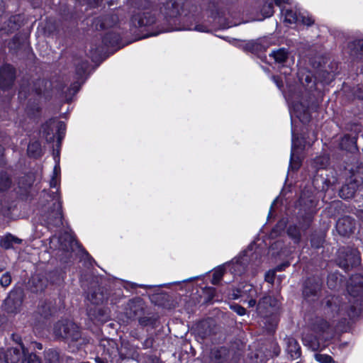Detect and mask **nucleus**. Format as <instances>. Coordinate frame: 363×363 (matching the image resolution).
I'll list each match as a JSON object with an SVG mask.
<instances>
[{
  "label": "nucleus",
  "instance_id": "nucleus-53",
  "mask_svg": "<svg viewBox=\"0 0 363 363\" xmlns=\"http://www.w3.org/2000/svg\"><path fill=\"white\" fill-rule=\"evenodd\" d=\"M334 182H335V181H333V182L329 181V183H333V184Z\"/></svg>",
  "mask_w": 363,
  "mask_h": 363
},
{
  "label": "nucleus",
  "instance_id": "nucleus-45",
  "mask_svg": "<svg viewBox=\"0 0 363 363\" xmlns=\"http://www.w3.org/2000/svg\"><path fill=\"white\" fill-rule=\"evenodd\" d=\"M333 277H334V275H331L328 277V285L329 286L330 288L335 287V285L333 284Z\"/></svg>",
  "mask_w": 363,
  "mask_h": 363
},
{
  "label": "nucleus",
  "instance_id": "nucleus-42",
  "mask_svg": "<svg viewBox=\"0 0 363 363\" xmlns=\"http://www.w3.org/2000/svg\"><path fill=\"white\" fill-rule=\"evenodd\" d=\"M262 11L264 13L266 17L271 16L274 13L272 4H269L268 5L264 6L263 7Z\"/></svg>",
  "mask_w": 363,
  "mask_h": 363
},
{
  "label": "nucleus",
  "instance_id": "nucleus-48",
  "mask_svg": "<svg viewBox=\"0 0 363 363\" xmlns=\"http://www.w3.org/2000/svg\"><path fill=\"white\" fill-rule=\"evenodd\" d=\"M95 361H96V363H108L106 361H104V359H102L100 357H96L95 359Z\"/></svg>",
  "mask_w": 363,
  "mask_h": 363
},
{
  "label": "nucleus",
  "instance_id": "nucleus-46",
  "mask_svg": "<svg viewBox=\"0 0 363 363\" xmlns=\"http://www.w3.org/2000/svg\"><path fill=\"white\" fill-rule=\"evenodd\" d=\"M275 4L280 6L282 4H291V0H274Z\"/></svg>",
  "mask_w": 363,
  "mask_h": 363
},
{
  "label": "nucleus",
  "instance_id": "nucleus-13",
  "mask_svg": "<svg viewBox=\"0 0 363 363\" xmlns=\"http://www.w3.org/2000/svg\"><path fill=\"white\" fill-rule=\"evenodd\" d=\"M132 21L135 26L143 27L153 24L155 22V18L150 11H145L142 15L134 16Z\"/></svg>",
  "mask_w": 363,
  "mask_h": 363
},
{
  "label": "nucleus",
  "instance_id": "nucleus-25",
  "mask_svg": "<svg viewBox=\"0 0 363 363\" xmlns=\"http://www.w3.org/2000/svg\"><path fill=\"white\" fill-rule=\"evenodd\" d=\"M240 293L241 294H247V293H249L250 294V296L251 297V298L247 301V304H248V307H255L256 306V301L255 299H254L252 297H253V294H256L253 286L250 284H246L243 287V289L242 290H240L239 291Z\"/></svg>",
  "mask_w": 363,
  "mask_h": 363
},
{
  "label": "nucleus",
  "instance_id": "nucleus-23",
  "mask_svg": "<svg viewBox=\"0 0 363 363\" xmlns=\"http://www.w3.org/2000/svg\"><path fill=\"white\" fill-rule=\"evenodd\" d=\"M329 164V157L326 155L315 157L311 162L313 168L317 169H325Z\"/></svg>",
  "mask_w": 363,
  "mask_h": 363
},
{
  "label": "nucleus",
  "instance_id": "nucleus-16",
  "mask_svg": "<svg viewBox=\"0 0 363 363\" xmlns=\"http://www.w3.org/2000/svg\"><path fill=\"white\" fill-rule=\"evenodd\" d=\"M61 249L64 251L69 252L72 250L74 245H77V242L74 238L68 233H65L64 235L59 238Z\"/></svg>",
  "mask_w": 363,
  "mask_h": 363
},
{
  "label": "nucleus",
  "instance_id": "nucleus-39",
  "mask_svg": "<svg viewBox=\"0 0 363 363\" xmlns=\"http://www.w3.org/2000/svg\"><path fill=\"white\" fill-rule=\"evenodd\" d=\"M11 277L9 273H5L3 274L0 279V283L4 287L8 286L11 284Z\"/></svg>",
  "mask_w": 363,
  "mask_h": 363
},
{
  "label": "nucleus",
  "instance_id": "nucleus-8",
  "mask_svg": "<svg viewBox=\"0 0 363 363\" xmlns=\"http://www.w3.org/2000/svg\"><path fill=\"white\" fill-rule=\"evenodd\" d=\"M291 152L289 167L293 170H296L298 169L301 165V160L296 155L299 150H302L303 148L304 145L299 142L298 138L295 137L294 130H291Z\"/></svg>",
  "mask_w": 363,
  "mask_h": 363
},
{
  "label": "nucleus",
  "instance_id": "nucleus-34",
  "mask_svg": "<svg viewBox=\"0 0 363 363\" xmlns=\"http://www.w3.org/2000/svg\"><path fill=\"white\" fill-rule=\"evenodd\" d=\"M22 363H41V361L35 354H27L26 352L24 357L22 359Z\"/></svg>",
  "mask_w": 363,
  "mask_h": 363
},
{
  "label": "nucleus",
  "instance_id": "nucleus-32",
  "mask_svg": "<svg viewBox=\"0 0 363 363\" xmlns=\"http://www.w3.org/2000/svg\"><path fill=\"white\" fill-rule=\"evenodd\" d=\"M11 180L7 174L0 175V191H4L10 187Z\"/></svg>",
  "mask_w": 363,
  "mask_h": 363
},
{
  "label": "nucleus",
  "instance_id": "nucleus-4",
  "mask_svg": "<svg viewBox=\"0 0 363 363\" xmlns=\"http://www.w3.org/2000/svg\"><path fill=\"white\" fill-rule=\"evenodd\" d=\"M57 337L75 341L80 337V332L77 325L70 320H62L57 323L53 329Z\"/></svg>",
  "mask_w": 363,
  "mask_h": 363
},
{
  "label": "nucleus",
  "instance_id": "nucleus-10",
  "mask_svg": "<svg viewBox=\"0 0 363 363\" xmlns=\"http://www.w3.org/2000/svg\"><path fill=\"white\" fill-rule=\"evenodd\" d=\"M15 78L14 68L11 65H4L0 69V87L9 89L13 83Z\"/></svg>",
  "mask_w": 363,
  "mask_h": 363
},
{
  "label": "nucleus",
  "instance_id": "nucleus-6",
  "mask_svg": "<svg viewBox=\"0 0 363 363\" xmlns=\"http://www.w3.org/2000/svg\"><path fill=\"white\" fill-rule=\"evenodd\" d=\"M279 308V300L270 296L262 298L257 305V312L261 316H267L274 313Z\"/></svg>",
  "mask_w": 363,
  "mask_h": 363
},
{
  "label": "nucleus",
  "instance_id": "nucleus-28",
  "mask_svg": "<svg viewBox=\"0 0 363 363\" xmlns=\"http://www.w3.org/2000/svg\"><path fill=\"white\" fill-rule=\"evenodd\" d=\"M227 268L226 264L216 269L213 273L212 284H218L223 277L225 270Z\"/></svg>",
  "mask_w": 363,
  "mask_h": 363
},
{
  "label": "nucleus",
  "instance_id": "nucleus-41",
  "mask_svg": "<svg viewBox=\"0 0 363 363\" xmlns=\"http://www.w3.org/2000/svg\"><path fill=\"white\" fill-rule=\"evenodd\" d=\"M230 308L240 315H243L246 313L245 308L238 304L231 305Z\"/></svg>",
  "mask_w": 363,
  "mask_h": 363
},
{
  "label": "nucleus",
  "instance_id": "nucleus-26",
  "mask_svg": "<svg viewBox=\"0 0 363 363\" xmlns=\"http://www.w3.org/2000/svg\"><path fill=\"white\" fill-rule=\"evenodd\" d=\"M353 186V184L343 186L340 190V196L344 199L352 198L356 191Z\"/></svg>",
  "mask_w": 363,
  "mask_h": 363
},
{
  "label": "nucleus",
  "instance_id": "nucleus-3",
  "mask_svg": "<svg viewBox=\"0 0 363 363\" xmlns=\"http://www.w3.org/2000/svg\"><path fill=\"white\" fill-rule=\"evenodd\" d=\"M310 331L303 335L304 345L313 351L323 347V341L329 338L330 324L324 318L316 317L310 323Z\"/></svg>",
  "mask_w": 363,
  "mask_h": 363
},
{
  "label": "nucleus",
  "instance_id": "nucleus-17",
  "mask_svg": "<svg viewBox=\"0 0 363 363\" xmlns=\"http://www.w3.org/2000/svg\"><path fill=\"white\" fill-rule=\"evenodd\" d=\"M290 109L293 110L294 114L301 121L305 122L308 120V116L306 113V108L299 104H290Z\"/></svg>",
  "mask_w": 363,
  "mask_h": 363
},
{
  "label": "nucleus",
  "instance_id": "nucleus-14",
  "mask_svg": "<svg viewBox=\"0 0 363 363\" xmlns=\"http://www.w3.org/2000/svg\"><path fill=\"white\" fill-rule=\"evenodd\" d=\"M286 345V352L292 359H296L300 357L301 352V347L298 342L291 337H288L285 339Z\"/></svg>",
  "mask_w": 363,
  "mask_h": 363
},
{
  "label": "nucleus",
  "instance_id": "nucleus-24",
  "mask_svg": "<svg viewBox=\"0 0 363 363\" xmlns=\"http://www.w3.org/2000/svg\"><path fill=\"white\" fill-rule=\"evenodd\" d=\"M281 12L284 16L285 22L290 24L299 22L301 13L297 14L296 11H294L292 10H286L284 12V11H281Z\"/></svg>",
  "mask_w": 363,
  "mask_h": 363
},
{
  "label": "nucleus",
  "instance_id": "nucleus-37",
  "mask_svg": "<svg viewBox=\"0 0 363 363\" xmlns=\"http://www.w3.org/2000/svg\"><path fill=\"white\" fill-rule=\"evenodd\" d=\"M75 64L77 65V75L79 77H83L84 74L85 73L87 67H88V65H87V62H82V63L79 65V63L78 62H75Z\"/></svg>",
  "mask_w": 363,
  "mask_h": 363
},
{
  "label": "nucleus",
  "instance_id": "nucleus-31",
  "mask_svg": "<svg viewBox=\"0 0 363 363\" xmlns=\"http://www.w3.org/2000/svg\"><path fill=\"white\" fill-rule=\"evenodd\" d=\"M59 354L55 351H49L45 354V363H59Z\"/></svg>",
  "mask_w": 363,
  "mask_h": 363
},
{
  "label": "nucleus",
  "instance_id": "nucleus-1",
  "mask_svg": "<svg viewBox=\"0 0 363 363\" xmlns=\"http://www.w3.org/2000/svg\"><path fill=\"white\" fill-rule=\"evenodd\" d=\"M347 291L352 300L350 299V309L345 296H328L323 303V311L330 320H346L357 317L363 311V276L355 274L351 277Z\"/></svg>",
  "mask_w": 363,
  "mask_h": 363
},
{
  "label": "nucleus",
  "instance_id": "nucleus-36",
  "mask_svg": "<svg viewBox=\"0 0 363 363\" xmlns=\"http://www.w3.org/2000/svg\"><path fill=\"white\" fill-rule=\"evenodd\" d=\"M303 24L306 26H311L314 23V19L308 14L300 13V21Z\"/></svg>",
  "mask_w": 363,
  "mask_h": 363
},
{
  "label": "nucleus",
  "instance_id": "nucleus-21",
  "mask_svg": "<svg viewBox=\"0 0 363 363\" xmlns=\"http://www.w3.org/2000/svg\"><path fill=\"white\" fill-rule=\"evenodd\" d=\"M340 145L342 149L347 151H353L357 150L356 140L354 138H352L348 135H345L342 138Z\"/></svg>",
  "mask_w": 363,
  "mask_h": 363
},
{
  "label": "nucleus",
  "instance_id": "nucleus-12",
  "mask_svg": "<svg viewBox=\"0 0 363 363\" xmlns=\"http://www.w3.org/2000/svg\"><path fill=\"white\" fill-rule=\"evenodd\" d=\"M321 281L314 279H308L304 286L303 296L306 298H310L312 296H315L318 292L320 290Z\"/></svg>",
  "mask_w": 363,
  "mask_h": 363
},
{
  "label": "nucleus",
  "instance_id": "nucleus-19",
  "mask_svg": "<svg viewBox=\"0 0 363 363\" xmlns=\"http://www.w3.org/2000/svg\"><path fill=\"white\" fill-rule=\"evenodd\" d=\"M55 121L50 120L43 125V133L48 142H52L55 138Z\"/></svg>",
  "mask_w": 363,
  "mask_h": 363
},
{
  "label": "nucleus",
  "instance_id": "nucleus-51",
  "mask_svg": "<svg viewBox=\"0 0 363 363\" xmlns=\"http://www.w3.org/2000/svg\"><path fill=\"white\" fill-rule=\"evenodd\" d=\"M16 26L15 24H13V25H12V26H11V28H10L9 29H8L6 31H8V32H9V31H10V30H14V29H16Z\"/></svg>",
  "mask_w": 363,
  "mask_h": 363
},
{
  "label": "nucleus",
  "instance_id": "nucleus-35",
  "mask_svg": "<svg viewBox=\"0 0 363 363\" xmlns=\"http://www.w3.org/2000/svg\"><path fill=\"white\" fill-rule=\"evenodd\" d=\"M55 130H57V138L59 140H60L65 131V125L63 122L59 121L55 122Z\"/></svg>",
  "mask_w": 363,
  "mask_h": 363
},
{
  "label": "nucleus",
  "instance_id": "nucleus-22",
  "mask_svg": "<svg viewBox=\"0 0 363 363\" xmlns=\"http://www.w3.org/2000/svg\"><path fill=\"white\" fill-rule=\"evenodd\" d=\"M29 283L33 292L43 291L45 287V281L40 279L38 275L33 276Z\"/></svg>",
  "mask_w": 363,
  "mask_h": 363
},
{
  "label": "nucleus",
  "instance_id": "nucleus-29",
  "mask_svg": "<svg viewBox=\"0 0 363 363\" xmlns=\"http://www.w3.org/2000/svg\"><path fill=\"white\" fill-rule=\"evenodd\" d=\"M350 48L354 54L359 53L363 55V39L354 40L350 43Z\"/></svg>",
  "mask_w": 363,
  "mask_h": 363
},
{
  "label": "nucleus",
  "instance_id": "nucleus-47",
  "mask_svg": "<svg viewBox=\"0 0 363 363\" xmlns=\"http://www.w3.org/2000/svg\"><path fill=\"white\" fill-rule=\"evenodd\" d=\"M273 80L276 83L277 86L281 89V87L283 86L282 82L279 81V79L276 77H273Z\"/></svg>",
  "mask_w": 363,
  "mask_h": 363
},
{
  "label": "nucleus",
  "instance_id": "nucleus-50",
  "mask_svg": "<svg viewBox=\"0 0 363 363\" xmlns=\"http://www.w3.org/2000/svg\"><path fill=\"white\" fill-rule=\"evenodd\" d=\"M40 313H42L43 315H44L45 317H47L48 315V313H47L44 310H42V311H40Z\"/></svg>",
  "mask_w": 363,
  "mask_h": 363
},
{
  "label": "nucleus",
  "instance_id": "nucleus-18",
  "mask_svg": "<svg viewBox=\"0 0 363 363\" xmlns=\"http://www.w3.org/2000/svg\"><path fill=\"white\" fill-rule=\"evenodd\" d=\"M269 57L273 58L275 62L281 64L286 62L288 59L289 52L286 48H279L272 51Z\"/></svg>",
  "mask_w": 363,
  "mask_h": 363
},
{
  "label": "nucleus",
  "instance_id": "nucleus-9",
  "mask_svg": "<svg viewBox=\"0 0 363 363\" xmlns=\"http://www.w3.org/2000/svg\"><path fill=\"white\" fill-rule=\"evenodd\" d=\"M26 348L22 344L19 347H13L7 350L4 358L0 357V363H18L24 357Z\"/></svg>",
  "mask_w": 363,
  "mask_h": 363
},
{
  "label": "nucleus",
  "instance_id": "nucleus-49",
  "mask_svg": "<svg viewBox=\"0 0 363 363\" xmlns=\"http://www.w3.org/2000/svg\"><path fill=\"white\" fill-rule=\"evenodd\" d=\"M3 155H4V147L1 145H0V163L2 161Z\"/></svg>",
  "mask_w": 363,
  "mask_h": 363
},
{
  "label": "nucleus",
  "instance_id": "nucleus-33",
  "mask_svg": "<svg viewBox=\"0 0 363 363\" xmlns=\"http://www.w3.org/2000/svg\"><path fill=\"white\" fill-rule=\"evenodd\" d=\"M315 359L320 363H335L331 356L325 354H315Z\"/></svg>",
  "mask_w": 363,
  "mask_h": 363
},
{
  "label": "nucleus",
  "instance_id": "nucleus-5",
  "mask_svg": "<svg viewBox=\"0 0 363 363\" xmlns=\"http://www.w3.org/2000/svg\"><path fill=\"white\" fill-rule=\"evenodd\" d=\"M182 0H165L161 3L160 13L167 21H171L180 14Z\"/></svg>",
  "mask_w": 363,
  "mask_h": 363
},
{
  "label": "nucleus",
  "instance_id": "nucleus-30",
  "mask_svg": "<svg viewBox=\"0 0 363 363\" xmlns=\"http://www.w3.org/2000/svg\"><path fill=\"white\" fill-rule=\"evenodd\" d=\"M287 233L289 236L294 240L295 242H298L299 241L301 233L296 226H289L287 230Z\"/></svg>",
  "mask_w": 363,
  "mask_h": 363
},
{
  "label": "nucleus",
  "instance_id": "nucleus-38",
  "mask_svg": "<svg viewBox=\"0 0 363 363\" xmlns=\"http://www.w3.org/2000/svg\"><path fill=\"white\" fill-rule=\"evenodd\" d=\"M185 29L190 30H196V31H199V32H208V28L206 26L202 25V24H196L194 26H189V27L186 28Z\"/></svg>",
  "mask_w": 363,
  "mask_h": 363
},
{
  "label": "nucleus",
  "instance_id": "nucleus-52",
  "mask_svg": "<svg viewBox=\"0 0 363 363\" xmlns=\"http://www.w3.org/2000/svg\"><path fill=\"white\" fill-rule=\"evenodd\" d=\"M37 347L39 350H41L43 348L42 345L39 343H36Z\"/></svg>",
  "mask_w": 363,
  "mask_h": 363
},
{
  "label": "nucleus",
  "instance_id": "nucleus-2",
  "mask_svg": "<svg viewBox=\"0 0 363 363\" xmlns=\"http://www.w3.org/2000/svg\"><path fill=\"white\" fill-rule=\"evenodd\" d=\"M60 168L58 162L53 169V174L50 182L51 188L56 189L53 195L45 194L50 199H46L47 203H43L41 207L42 217L49 225H60L62 224V204L60 198L57 194V186L60 182Z\"/></svg>",
  "mask_w": 363,
  "mask_h": 363
},
{
  "label": "nucleus",
  "instance_id": "nucleus-43",
  "mask_svg": "<svg viewBox=\"0 0 363 363\" xmlns=\"http://www.w3.org/2000/svg\"><path fill=\"white\" fill-rule=\"evenodd\" d=\"M274 280V272H268L265 275V281L269 283H273Z\"/></svg>",
  "mask_w": 363,
  "mask_h": 363
},
{
  "label": "nucleus",
  "instance_id": "nucleus-20",
  "mask_svg": "<svg viewBox=\"0 0 363 363\" xmlns=\"http://www.w3.org/2000/svg\"><path fill=\"white\" fill-rule=\"evenodd\" d=\"M21 240L11 235H7L0 240V246L4 249H10L13 247L14 244H20Z\"/></svg>",
  "mask_w": 363,
  "mask_h": 363
},
{
  "label": "nucleus",
  "instance_id": "nucleus-44",
  "mask_svg": "<svg viewBox=\"0 0 363 363\" xmlns=\"http://www.w3.org/2000/svg\"><path fill=\"white\" fill-rule=\"evenodd\" d=\"M286 221L284 219H282L277 223V225L276 226V229H279L280 230H283L286 227Z\"/></svg>",
  "mask_w": 363,
  "mask_h": 363
},
{
  "label": "nucleus",
  "instance_id": "nucleus-27",
  "mask_svg": "<svg viewBox=\"0 0 363 363\" xmlns=\"http://www.w3.org/2000/svg\"><path fill=\"white\" fill-rule=\"evenodd\" d=\"M28 153L34 157L40 156L41 154L40 144L37 141L30 143L28 146Z\"/></svg>",
  "mask_w": 363,
  "mask_h": 363
},
{
  "label": "nucleus",
  "instance_id": "nucleus-7",
  "mask_svg": "<svg viewBox=\"0 0 363 363\" xmlns=\"http://www.w3.org/2000/svg\"><path fill=\"white\" fill-rule=\"evenodd\" d=\"M249 252V250L245 251L239 257L233 259L229 263H226L227 268L230 273L235 275H240L245 272L248 262Z\"/></svg>",
  "mask_w": 363,
  "mask_h": 363
},
{
  "label": "nucleus",
  "instance_id": "nucleus-15",
  "mask_svg": "<svg viewBox=\"0 0 363 363\" xmlns=\"http://www.w3.org/2000/svg\"><path fill=\"white\" fill-rule=\"evenodd\" d=\"M360 261L359 253L357 250H352L350 254H346V257L343 262H340L339 264L347 268L350 266L358 264Z\"/></svg>",
  "mask_w": 363,
  "mask_h": 363
},
{
  "label": "nucleus",
  "instance_id": "nucleus-11",
  "mask_svg": "<svg viewBox=\"0 0 363 363\" xmlns=\"http://www.w3.org/2000/svg\"><path fill=\"white\" fill-rule=\"evenodd\" d=\"M354 220L348 216L338 219L336 224L338 233L344 236L352 233L354 229Z\"/></svg>",
  "mask_w": 363,
  "mask_h": 363
},
{
  "label": "nucleus",
  "instance_id": "nucleus-40",
  "mask_svg": "<svg viewBox=\"0 0 363 363\" xmlns=\"http://www.w3.org/2000/svg\"><path fill=\"white\" fill-rule=\"evenodd\" d=\"M88 299L93 304H99V303L101 301V295L96 293H93L91 294L88 295Z\"/></svg>",
  "mask_w": 363,
  "mask_h": 363
}]
</instances>
